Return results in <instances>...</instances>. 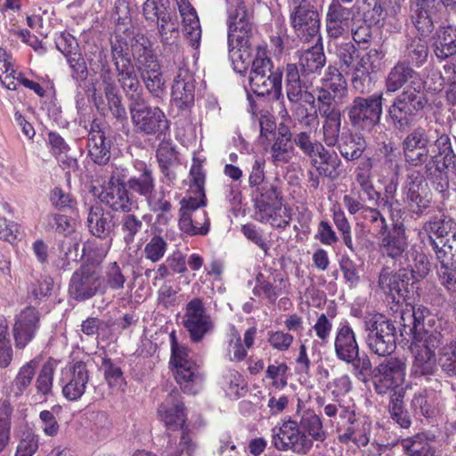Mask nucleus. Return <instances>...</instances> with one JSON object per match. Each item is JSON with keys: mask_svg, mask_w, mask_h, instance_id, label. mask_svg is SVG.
<instances>
[{"mask_svg": "<svg viewBox=\"0 0 456 456\" xmlns=\"http://www.w3.org/2000/svg\"><path fill=\"white\" fill-rule=\"evenodd\" d=\"M256 193V211L262 209V207H270L275 205L277 202H281V197L277 190V187L271 183L258 186L255 190Z\"/></svg>", "mask_w": 456, "mask_h": 456, "instance_id": "nucleus-58", "label": "nucleus"}, {"mask_svg": "<svg viewBox=\"0 0 456 456\" xmlns=\"http://www.w3.org/2000/svg\"><path fill=\"white\" fill-rule=\"evenodd\" d=\"M314 40L315 45L305 50L299 57L300 70L309 77L311 75L320 74L326 63V57L321 41H317V39Z\"/></svg>", "mask_w": 456, "mask_h": 456, "instance_id": "nucleus-41", "label": "nucleus"}, {"mask_svg": "<svg viewBox=\"0 0 456 456\" xmlns=\"http://www.w3.org/2000/svg\"><path fill=\"white\" fill-rule=\"evenodd\" d=\"M442 134L429 126H419L410 131L402 142L405 163L411 167H420L428 162L431 158L428 147L435 144L437 136Z\"/></svg>", "mask_w": 456, "mask_h": 456, "instance_id": "nucleus-14", "label": "nucleus"}, {"mask_svg": "<svg viewBox=\"0 0 456 456\" xmlns=\"http://www.w3.org/2000/svg\"><path fill=\"white\" fill-rule=\"evenodd\" d=\"M126 277L117 262H110L104 266L103 274H101L102 294L107 289L121 290L125 288Z\"/></svg>", "mask_w": 456, "mask_h": 456, "instance_id": "nucleus-47", "label": "nucleus"}, {"mask_svg": "<svg viewBox=\"0 0 456 456\" xmlns=\"http://www.w3.org/2000/svg\"><path fill=\"white\" fill-rule=\"evenodd\" d=\"M172 366L174 377L181 389L189 395L197 394L202 387L203 376L199 366L189 357V347L180 344L175 330L169 334Z\"/></svg>", "mask_w": 456, "mask_h": 456, "instance_id": "nucleus-7", "label": "nucleus"}, {"mask_svg": "<svg viewBox=\"0 0 456 456\" xmlns=\"http://www.w3.org/2000/svg\"><path fill=\"white\" fill-rule=\"evenodd\" d=\"M426 313H428L427 308H421L420 306L415 307L411 305L409 308L403 310L401 314L402 325L404 328H409L413 337L418 333H423L428 330L424 328L427 316ZM428 322L431 324L435 320L431 316H428Z\"/></svg>", "mask_w": 456, "mask_h": 456, "instance_id": "nucleus-44", "label": "nucleus"}, {"mask_svg": "<svg viewBox=\"0 0 456 456\" xmlns=\"http://www.w3.org/2000/svg\"><path fill=\"white\" fill-rule=\"evenodd\" d=\"M334 351L337 358L353 367L354 376L364 380L371 370V362L366 354L360 355L356 334L349 322L344 320L336 329Z\"/></svg>", "mask_w": 456, "mask_h": 456, "instance_id": "nucleus-6", "label": "nucleus"}, {"mask_svg": "<svg viewBox=\"0 0 456 456\" xmlns=\"http://www.w3.org/2000/svg\"><path fill=\"white\" fill-rule=\"evenodd\" d=\"M428 6V2H423L421 4H418V8L411 16L415 28L422 37L428 36L434 29L433 20Z\"/></svg>", "mask_w": 456, "mask_h": 456, "instance_id": "nucleus-61", "label": "nucleus"}, {"mask_svg": "<svg viewBox=\"0 0 456 456\" xmlns=\"http://www.w3.org/2000/svg\"><path fill=\"white\" fill-rule=\"evenodd\" d=\"M403 194L409 210L417 216H421L429 207L428 183L420 170H408L403 186Z\"/></svg>", "mask_w": 456, "mask_h": 456, "instance_id": "nucleus-18", "label": "nucleus"}, {"mask_svg": "<svg viewBox=\"0 0 456 456\" xmlns=\"http://www.w3.org/2000/svg\"><path fill=\"white\" fill-rule=\"evenodd\" d=\"M290 24L298 37L305 42L321 41L320 17L315 7L289 13Z\"/></svg>", "mask_w": 456, "mask_h": 456, "instance_id": "nucleus-28", "label": "nucleus"}, {"mask_svg": "<svg viewBox=\"0 0 456 456\" xmlns=\"http://www.w3.org/2000/svg\"><path fill=\"white\" fill-rule=\"evenodd\" d=\"M337 420L338 425L349 424L343 436L346 440H351L362 446L368 444L369 437L355 427L357 420L354 410L340 404L337 411Z\"/></svg>", "mask_w": 456, "mask_h": 456, "instance_id": "nucleus-40", "label": "nucleus"}, {"mask_svg": "<svg viewBox=\"0 0 456 456\" xmlns=\"http://www.w3.org/2000/svg\"><path fill=\"white\" fill-rule=\"evenodd\" d=\"M40 327V314L31 306L23 309L15 318L12 336L16 349H24L36 337Z\"/></svg>", "mask_w": 456, "mask_h": 456, "instance_id": "nucleus-25", "label": "nucleus"}, {"mask_svg": "<svg viewBox=\"0 0 456 456\" xmlns=\"http://www.w3.org/2000/svg\"><path fill=\"white\" fill-rule=\"evenodd\" d=\"M133 61L137 76H140L149 93L154 97H162L165 94V79L150 40L135 53Z\"/></svg>", "mask_w": 456, "mask_h": 456, "instance_id": "nucleus-12", "label": "nucleus"}, {"mask_svg": "<svg viewBox=\"0 0 456 456\" xmlns=\"http://www.w3.org/2000/svg\"><path fill=\"white\" fill-rule=\"evenodd\" d=\"M210 218L205 210L184 215L178 219L179 229L188 236H205L210 231Z\"/></svg>", "mask_w": 456, "mask_h": 456, "instance_id": "nucleus-38", "label": "nucleus"}, {"mask_svg": "<svg viewBox=\"0 0 456 456\" xmlns=\"http://www.w3.org/2000/svg\"><path fill=\"white\" fill-rule=\"evenodd\" d=\"M101 366L104 371L105 380L110 387L122 388L126 386V379L121 368L110 358H102Z\"/></svg>", "mask_w": 456, "mask_h": 456, "instance_id": "nucleus-63", "label": "nucleus"}, {"mask_svg": "<svg viewBox=\"0 0 456 456\" xmlns=\"http://www.w3.org/2000/svg\"><path fill=\"white\" fill-rule=\"evenodd\" d=\"M12 412L13 408L8 401H0V453L11 441Z\"/></svg>", "mask_w": 456, "mask_h": 456, "instance_id": "nucleus-56", "label": "nucleus"}, {"mask_svg": "<svg viewBox=\"0 0 456 456\" xmlns=\"http://www.w3.org/2000/svg\"><path fill=\"white\" fill-rule=\"evenodd\" d=\"M227 1L229 57L233 69L245 74L251 65L256 47L251 42L253 24L244 0Z\"/></svg>", "mask_w": 456, "mask_h": 456, "instance_id": "nucleus-2", "label": "nucleus"}, {"mask_svg": "<svg viewBox=\"0 0 456 456\" xmlns=\"http://www.w3.org/2000/svg\"><path fill=\"white\" fill-rule=\"evenodd\" d=\"M176 66L179 69V73L172 86V99L180 110L189 111L194 104V79L187 69L182 68V65Z\"/></svg>", "mask_w": 456, "mask_h": 456, "instance_id": "nucleus-29", "label": "nucleus"}, {"mask_svg": "<svg viewBox=\"0 0 456 456\" xmlns=\"http://www.w3.org/2000/svg\"><path fill=\"white\" fill-rule=\"evenodd\" d=\"M411 86L413 81H421L418 73L406 62H397L389 71L386 79L387 92L394 93L403 87L407 82Z\"/></svg>", "mask_w": 456, "mask_h": 456, "instance_id": "nucleus-36", "label": "nucleus"}, {"mask_svg": "<svg viewBox=\"0 0 456 456\" xmlns=\"http://www.w3.org/2000/svg\"><path fill=\"white\" fill-rule=\"evenodd\" d=\"M256 219L261 223H269L277 229H285L291 221L290 208L281 202H277L270 207H262L256 211Z\"/></svg>", "mask_w": 456, "mask_h": 456, "instance_id": "nucleus-37", "label": "nucleus"}, {"mask_svg": "<svg viewBox=\"0 0 456 456\" xmlns=\"http://www.w3.org/2000/svg\"><path fill=\"white\" fill-rule=\"evenodd\" d=\"M397 183L391 181L385 187L384 195L379 199V205L387 208L391 220L402 219L403 211L396 199Z\"/></svg>", "mask_w": 456, "mask_h": 456, "instance_id": "nucleus-54", "label": "nucleus"}, {"mask_svg": "<svg viewBox=\"0 0 456 456\" xmlns=\"http://www.w3.org/2000/svg\"><path fill=\"white\" fill-rule=\"evenodd\" d=\"M347 94V84L342 73L336 67L329 66L322 86L317 88V102L342 104Z\"/></svg>", "mask_w": 456, "mask_h": 456, "instance_id": "nucleus-23", "label": "nucleus"}, {"mask_svg": "<svg viewBox=\"0 0 456 456\" xmlns=\"http://www.w3.org/2000/svg\"><path fill=\"white\" fill-rule=\"evenodd\" d=\"M363 330L365 342L372 354L387 356L395 350V327L386 316L377 314L365 317Z\"/></svg>", "mask_w": 456, "mask_h": 456, "instance_id": "nucleus-10", "label": "nucleus"}, {"mask_svg": "<svg viewBox=\"0 0 456 456\" xmlns=\"http://www.w3.org/2000/svg\"><path fill=\"white\" fill-rule=\"evenodd\" d=\"M312 85L311 77L305 72L300 73L297 64L289 63L285 68V89L286 95L290 103L297 104L296 114L303 119L316 118V114L310 115L306 108L299 105L302 90H307Z\"/></svg>", "mask_w": 456, "mask_h": 456, "instance_id": "nucleus-22", "label": "nucleus"}, {"mask_svg": "<svg viewBox=\"0 0 456 456\" xmlns=\"http://www.w3.org/2000/svg\"><path fill=\"white\" fill-rule=\"evenodd\" d=\"M183 31L193 48H198L201 38V27L197 13H188L183 18Z\"/></svg>", "mask_w": 456, "mask_h": 456, "instance_id": "nucleus-62", "label": "nucleus"}, {"mask_svg": "<svg viewBox=\"0 0 456 456\" xmlns=\"http://www.w3.org/2000/svg\"><path fill=\"white\" fill-rule=\"evenodd\" d=\"M443 335L435 330H425L413 337L411 349L413 362L411 369L415 377L433 375L436 370V349L441 345Z\"/></svg>", "mask_w": 456, "mask_h": 456, "instance_id": "nucleus-11", "label": "nucleus"}, {"mask_svg": "<svg viewBox=\"0 0 456 456\" xmlns=\"http://www.w3.org/2000/svg\"><path fill=\"white\" fill-rule=\"evenodd\" d=\"M101 202L107 205L113 211L129 213L137 208V202L131 195L126 184L119 177L112 175L99 195Z\"/></svg>", "mask_w": 456, "mask_h": 456, "instance_id": "nucleus-21", "label": "nucleus"}, {"mask_svg": "<svg viewBox=\"0 0 456 456\" xmlns=\"http://www.w3.org/2000/svg\"><path fill=\"white\" fill-rule=\"evenodd\" d=\"M136 174L131 176L126 186L132 191L146 198L155 188V179L152 169L142 161L134 164Z\"/></svg>", "mask_w": 456, "mask_h": 456, "instance_id": "nucleus-35", "label": "nucleus"}, {"mask_svg": "<svg viewBox=\"0 0 456 456\" xmlns=\"http://www.w3.org/2000/svg\"><path fill=\"white\" fill-rule=\"evenodd\" d=\"M434 53L439 61L456 53V26L441 28L434 42Z\"/></svg>", "mask_w": 456, "mask_h": 456, "instance_id": "nucleus-43", "label": "nucleus"}, {"mask_svg": "<svg viewBox=\"0 0 456 456\" xmlns=\"http://www.w3.org/2000/svg\"><path fill=\"white\" fill-rule=\"evenodd\" d=\"M142 13L147 20L158 23L159 33L167 40L165 29L169 15L166 11L164 0H146L142 6Z\"/></svg>", "mask_w": 456, "mask_h": 456, "instance_id": "nucleus-50", "label": "nucleus"}, {"mask_svg": "<svg viewBox=\"0 0 456 456\" xmlns=\"http://www.w3.org/2000/svg\"><path fill=\"white\" fill-rule=\"evenodd\" d=\"M290 284L284 275L275 271L271 276L259 273L256 276V285L252 289L254 296L265 298L274 304L281 294H289Z\"/></svg>", "mask_w": 456, "mask_h": 456, "instance_id": "nucleus-27", "label": "nucleus"}, {"mask_svg": "<svg viewBox=\"0 0 456 456\" xmlns=\"http://www.w3.org/2000/svg\"><path fill=\"white\" fill-rule=\"evenodd\" d=\"M453 227L445 240H442L443 245L435 252L437 262L444 266L456 262V224Z\"/></svg>", "mask_w": 456, "mask_h": 456, "instance_id": "nucleus-59", "label": "nucleus"}, {"mask_svg": "<svg viewBox=\"0 0 456 456\" xmlns=\"http://www.w3.org/2000/svg\"><path fill=\"white\" fill-rule=\"evenodd\" d=\"M364 225L369 229V232L377 238L380 234H384L389 225L384 215L378 208L368 207L363 208L362 215L361 216Z\"/></svg>", "mask_w": 456, "mask_h": 456, "instance_id": "nucleus-53", "label": "nucleus"}, {"mask_svg": "<svg viewBox=\"0 0 456 456\" xmlns=\"http://www.w3.org/2000/svg\"><path fill=\"white\" fill-rule=\"evenodd\" d=\"M143 228L142 219L134 215L126 213L120 221V232L124 242L130 245L134 242L135 235Z\"/></svg>", "mask_w": 456, "mask_h": 456, "instance_id": "nucleus-60", "label": "nucleus"}, {"mask_svg": "<svg viewBox=\"0 0 456 456\" xmlns=\"http://www.w3.org/2000/svg\"><path fill=\"white\" fill-rule=\"evenodd\" d=\"M311 164L315 167L316 172L323 177L335 179L338 176V167L341 160L333 151L327 150L322 144L318 146L314 157L310 158Z\"/></svg>", "mask_w": 456, "mask_h": 456, "instance_id": "nucleus-33", "label": "nucleus"}, {"mask_svg": "<svg viewBox=\"0 0 456 456\" xmlns=\"http://www.w3.org/2000/svg\"><path fill=\"white\" fill-rule=\"evenodd\" d=\"M69 293L78 301L89 299L97 293L102 294L101 273L93 265H82L70 278Z\"/></svg>", "mask_w": 456, "mask_h": 456, "instance_id": "nucleus-19", "label": "nucleus"}, {"mask_svg": "<svg viewBox=\"0 0 456 456\" xmlns=\"http://www.w3.org/2000/svg\"><path fill=\"white\" fill-rule=\"evenodd\" d=\"M391 221V228H387L384 234L377 237L379 252L384 257L391 258L402 265L408 248L405 226L401 219Z\"/></svg>", "mask_w": 456, "mask_h": 456, "instance_id": "nucleus-20", "label": "nucleus"}, {"mask_svg": "<svg viewBox=\"0 0 456 456\" xmlns=\"http://www.w3.org/2000/svg\"><path fill=\"white\" fill-rule=\"evenodd\" d=\"M406 375V360L400 357H390L379 363L373 371L374 389L379 395L393 392L391 396H396L397 392L403 395L402 387Z\"/></svg>", "mask_w": 456, "mask_h": 456, "instance_id": "nucleus-15", "label": "nucleus"}, {"mask_svg": "<svg viewBox=\"0 0 456 456\" xmlns=\"http://www.w3.org/2000/svg\"><path fill=\"white\" fill-rule=\"evenodd\" d=\"M86 223L89 232L100 239L110 238L116 226L112 213L105 210L99 203L90 207Z\"/></svg>", "mask_w": 456, "mask_h": 456, "instance_id": "nucleus-30", "label": "nucleus"}, {"mask_svg": "<svg viewBox=\"0 0 456 456\" xmlns=\"http://www.w3.org/2000/svg\"><path fill=\"white\" fill-rule=\"evenodd\" d=\"M412 279V270L402 268L398 272L390 271L389 267H383L380 271L378 284L379 289L388 295L393 301L400 302L408 293V285Z\"/></svg>", "mask_w": 456, "mask_h": 456, "instance_id": "nucleus-26", "label": "nucleus"}, {"mask_svg": "<svg viewBox=\"0 0 456 456\" xmlns=\"http://www.w3.org/2000/svg\"><path fill=\"white\" fill-rule=\"evenodd\" d=\"M89 381L86 364L78 361L61 371L62 394L69 401L79 399L86 392Z\"/></svg>", "mask_w": 456, "mask_h": 456, "instance_id": "nucleus-24", "label": "nucleus"}, {"mask_svg": "<svg viewBox=\"0 0 456 456\" xmlns=\"http://www.w3.org/2000/svg\"><path fill=\"white\" fill-rule=\"evenodd\" d=\"M39 361L34 358L21 365L12 381L10 393L15 398L21 397L31 387Z\"/></svg>", "mask_w": 456, "mask_h": 456, "instance_id": "nucleus-39", "label": "nucleus"}, {"mask_svg": "<svg viewBox=\"0 0 456 456\" xmlns=\"http://www.w3.org/2000/svg\"><path fill=\"white\" fill-rule=\"evenodd\" d=\"M370 73L371 69L358 61L356 64L352 67L351 83L353 88L360 94L370 92L373 86Z\"/></svg>", "mask_w": 456, "mask_h": 456, "instance_id": "nucleus-55", "label": "nucleus"}, {"mask_svg": "<svg viewBox=\"0 0 456 456\" xmlns=\"http://www.w3.org/2000/svg\"><path fill=\"white\" fill-rule=\"evenodd\" d=\"M145 199L150 210L157 214L158 217L167 216L173 209L170 192L165 191L163 188L153 190Z\"/></svg>", "mask_w": 456, "mask_h": 456, "instance_id": "nucleus-52", "label": "nucleus"}, {"mask_svg": "<svg viewBox=\"0 0 456 456\" xmlns=\"http://www.w3.org/2000/svg\"><path fill=\"white\" fill-rule=\"evenodd\" d=\"M248 81L254 94L257 95L272 94L273 98L284 104L282 93L281 69H273V61L266 55L265 48L257 45L256 53L251 63Z\"/></svg>", "mask_w": 456, "mask_h": 456, "instance_id": "nucleus-5", "label": "nucleus"}, {"mask_svg": "<svg viewBox=\"0 0 456 456\" xmlns=\"http://www.w3.org/2000/svg\"><path fill=\"white\" fill-rule=\"evenodd\" d=\"M437 152L425 164V173L434 189L444 193L449 188L447 173L456 171V153L447 134L437 136L435 141Z\"/></svg>", "mask_w": 456, "mask_h": 456, "instance_id": "nucleus-9", "label": "nucleus"}, {"mask_svg": "<svg viewBox=\"0 0 456 456\" xmlns=\"http://www.w3.org/2000/svg\"><path fill=\"white\" fill-rule=\"evenodd\" d=\"M88 154L91 159L98 165H106L110 159V141L107 140L105 134L92 135L87 142Z\"/></svg>", "mask_w": 456, "mask_h": 456, "instance_id": "nucleus-49", "label": "nucleus"}, {"mask_svg": "<svg viewBox=\"0 0 456 456\" xmlns=\"http://www.w3.org/2000/svg\"><path fill=\"white\" fill-rule=\"evenodd\" d=\"M272 444L281 452H292L297 455H306L312 447L297 424V419L286 417L272 428Z\"/></svg>", "mask_w": 456, "mask_h": 456, "instance_id": "nucleus-16", "label": "nucleus"}, {"mask_svg": "<svg viewBox=\"0 0 456 456\" xmlns=\"http://www.w3.org/2000/svg\"><path fill=\"white\" fill-rule=\"evenodd\" d=\"M297 424L312 448L314 442H323L327 439L328 434L322 419L314 410L307 409L297 412Z\"/></svg>", "mask_w": 456, "mask_h": 456, "instance_id": "nucleus-31", "label": "nucleus"}, {"mask_svg": "<svg viewBox=\"0 0 456 456\" xmlns=\"http://www.w3.org/2000/svg\"><path fill=\"white\" fill-rule=\"evenodd\" d=\"M383 94L357 96L346 108L351 126L357 130H371L379 124L383 112Z\"/></svg>", "mask_w": 456, "mask_h": 456, "instance_id": "nucleus-13", "label": "nucleus"}, {"mask_svg": "<svg viewBox=\"0 0 456 456\" xmlns=\"http://www.w3.org/2000/svg\"><path fill=\"white\" fill-rule=\"evenodd\" d=\"M57 363L55 361L47 360L40 369L36 378L35 387L40 398L45 400L53 395V377Z\"/></svg>", "mask_w": 456, "mask_h": 456, "instance_id": "nucleus-51", "label": "nucleus"}, {"mask_svg": "<svg viewBox=\"0 0 456 456\" xmlns=\"http://www.w3.org/2000/svg\"><path fill=\"white\" fill-rule=\"evenodd\" d=\"M165 30L167 32V40L163 37L162 34L159 35L161 42L164 45H168V48L166 49V56L169 57V60L172 61L175 65H183L184 61L183 49L181 45L175 43L179 37L178 28L169 17L167 18V26Z\"/></svg>", "mask_w": 456, "mask_h": 456, "instance_id": "nucleus-45", "label": "nucleus"}, {"mask_svg": "<svg viewBox=\"0 0 456 456\" xmlns=\"http://www.w3.org/2000/svg\"><path fill=\"white\" fill-rule=\"evenodd\" d=\"M422 87L421 81H413L412 86H406L389 106L388 118L395 130L405 133L414 125L418 113L426 104Z\"/></svg>", "mask_w": 456, "mask_h": 456, "instance_id": "nucleus-8", "label": "nucleus"}, {"mask_svg": "<svg viewBox=\"0 0 456 456\" xmlns=\"http://www.w3.org/2000/svg\"><path fill=\"white\" fill-rule=\"evenodd\" d=\"M401 445L408 456H434L436 450L419 435L401 441Z\"/></svg>", "mask_w": 456, "mask_h": 456, "instance_id": "nucleus-57", "label": "nucleus"}, {"mask_svg": "<svg viewBox=\"0 0 456 456\" xmlns=\"http://www.w3.org/2000/svg\"><path fill=\"white\" fill-rule=\"evenodd\" d=\"M156 157L163 175L170 182L175 179V173L171 169L178 162L177 152L170 140L161 137Z\"/></svg>", "mask_w": 456, "mask_h": 456, "instance_id": "nucleus-42", "label": "nucleus"}, {"mask_svg": "<svg viewBox=\"0 0 456 456\" xmlns=\"http://www.w3.org/2000/svg\"><path fill=\"white\" fill-rule=\"evenodd\" d=\"M158 413L167 428V445L162 456H181L185 452L192 456L196 444L192 442L185 426L187 415L181 395L173 389L158 408Z\"/></svg>", "mask_w": 456, "mask_h": 456, "instance_id": "nucleus-3", "label": "nucleus"}, {"mask_svg": "<svg viewBox=\"0 0 456 456\" xmlns=\"http://www.w3.org/2000/svg\"><path fill=\"white\" fill-rule=\"evenodd\" d=\"M354 16V10L329 7L326 14V31L328 37L332 39H338L348 36Z\"/></svg>", "mask_w": 456, "mask_h": 456, "instance_id": "nucleus-32", "label": "nucleus"}, {"mask_svg": "<svg viewBox=\"0 0 456 456\" xmlns=\"http://www.w3.org/2000/svg\"><path fill=\"white\" fill-rule=\"evenodd\" d=\"M337 144L340 155L346 160L360 159L367 146L365 139L358 134L344 135Z\"/></svg>", "mask_w": 456, "mask_h": 456, "instance_id": "nucleus-48", "label": "nucleus"}, {"mask_svg": "<svg viewBox=\"0 0 456 456\" xmlns=\"http://www.w3.org/2000/svg\"><path fill=\"white\" fill-rule=\"evenodd\" d=\"M183 325L193 343L201 342L207 335L214 331L215 322L201 298L193 297L186 304Z\"/></svg>", "mask_w": 456, "mask_h": 456, "instance_id": "nucleus-17", "label": "nucleus"}, {"mask_svg": "<svg viewBox=\"0 0 456 456\" xmlns=\"http://www.w3.org/2000/svg\"><path fill=\"white\" fill-rule=\"evenodd\" d=\"M403 56L407 63L420 67L428 59V45L427 40L420 37H410L406 40Z\"/></svg>", "mask_w": 456, "mask_h": 456, "instance_id": "nucleus-46", "label": "nucleus"}, {"mask_svg": "<svg viewBox=\"0 0 456 456\" xmlns=\"http://www.w3.org/2000/svg\"><path fill=\"white\" fill-rule=\"evenodd\" d=\"M148 40L143 35H135L134 30L129 28L122 31L117 30L110 39L114 72L110 68L106 53L102 50L98 53L99 74L104 86L103 91L108 106L114 118L119 121L126 120L127 115L121 103L116 79L122 90L134 86L137 87L141 84L133 61L135 53L148 44Z\"/></svg>", "mask_w": 456, "mask_h": 456, "instance_id": "nucleus-1", "label": "nucleus"}, {"mask_svg": "<svg viewBox=\"0 0 456 456\" xmlns=\"http://www.w3.org/2000/svg\"><path fill=\"white\" fill-rule=\"evenodd\" d=\"M167 250V240L159 234H154L146 242L143 254L146 259L157 263L163 258Z\"/></svg>", "mask_w": 456, "mask_h": 456, "instance_id": "nucleus-64", "label": "nucleus"}, {"mask_svg": "<svg viewBox=\"0 0 456 456\" xmlns=\"http://www.w3.org/2000/svg\"><path fill=\"white\" fill-rule=\"evenodd\" d=\"M453 225H456V223L446 217H434L424 224L422 230L428 236L426 243L434 252L443 245L442 240H445L454 228Z\"/></svg>", "mask_w": 456, "mask_h": 456, "instance_id": "nucleus-34", "label": "nucleus"}, {"mask_svg": "<svg viewBox=\"0 0 456 456\" xmlns=\"http://www.w3.org/2000/svg\"><path fill=\"white\" fill-rule=\"evenodd\" d=\"M130 101L129 111L135 132L145 135H154L157 139L167 137L170 123L164 111L159 107L147 105L142 96L141 84L123 89Z\"/></svg>", "mask_w": 456, "mask_h": 456, "instance_id": "nucleus-4", "label": "nucleus"}]
</instances>
